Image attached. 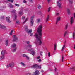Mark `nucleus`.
<instances>
[{
	"label": "nucleus",
	"instance_id": "nucleus-8",
	"mask_svg": "<svg viewBox=\"0 0 75 75\" xmlns=\"http://www.w3.org/2000/svg\"><path fill=\"white\" fill-rule=\"evenodd\" d=\"M6 19L8 23H10V22H11L10 20V18L9 17H6Z\"/></svg>",
	"mask_w": 75,
	"mask_h": 75
},
{
	"label": "nucleus",
	"instance_id": "nucleus-30",
	"mask_svg": "<svg viewBox=\"0 0 75 75\" xmlns=\"http://www.w3.org/2000/svg\"><path fill=\"white\" fill-rule=\"evenodd\" d=\"M75 33L74 32L73 34V39H75Z\"/></svg>",
	"mask_w": 75,
	"mask_h": 75
},
{
	"label": "nucleus",
	"instance_id": "nucleus-64",
	"mask_svg": "<svg viewBox=\"0 0 75 75\" xmlns=\"http://www.w3.org/2000/svg\"><path fill=\"white\" fill-rule=\"evenodd\" d=\"M70 69H73V68H70Z\"/></svg>",
	"mask_w": 75,
	"mask_h": 75
},
{
	"label": "nucleus",
	"instance_id": "nucleus-54",
	"mask_svg": "<svg viewBox=\"0 0 75 75\" xmlns=\"http://www.w3.org/2000/svg\"><path fill=\"white\" fill-rule=\"evenodd\" d=\"M40 58V56H38L37 57V59H39V58Z\"/></svg>",
	"mask_w": 75,
	"mask_h": 75
},
{
	"label": "nucleus",
	"instance_id": "nucleus-21",
	"mask_svg": "<svg viewBox=\"0 0 75 75\" xmlns=\"http://www.w3.org/2000/svg\"><path fill=\"white\" fill-rule=\"evenodd\" d=\"M13 16L14 17V19L15 20H16L17 19V16H16V15H14Z\"/></svg>",
	"mask_w": 75,
	"mask_h": 75
},
{
	"label": "nucleus",
	"instance_id": "nucleus-27",
	"mask_svg": "<svg viewBox=\"0 0 75 75\" xmlns=\"http://www.w3.org/2000/svg\"><path fill=\"white\" fill-rule=\"evenodd\" d=\"M37 68H38L39 69H41V65H38Z\"/></svg>",
	"mask_w": 75,
	"mask_h": 75
},
{
	"label": "nucleus",
	"instance_id": "nucleus-18",
	"mask_svg": "<svg viewBox=\"0 0 75 75\" xmlns=\"http://www.w3.org/2000/svg\"><path fill=\"white\" fill-rule=\"evenodd\" d=\"M16 44H13L12 46V48H16Z\"/></svg>",
	"mask_w": 75,
	"mask_h": 75
},
{
	"label": "nucleus",
	"instance_id": "nucleus-5",
	"mask_svg": "<svg viewBox=\"0 0 75 75\" xmlns=\"http://www.w3.org/2000/svg\"><path fill=\"white\" fill-rule=\"evenodd\" d=\"M39 73V71L38 70H36L35 71V72L32 75H38V74ZM28 74L29 75H31V73H28Z\"/></svg>",
	"mask_w": 75,
	"mask_h": 75
},
{
	"label": "nucleus",
	"instance_id": "nucleus-26",
	"mask_svg": "<svg viewBox=\"0 0 75 75\" xmlns=\"http://www.w3.org/2000/svg\"><path fill=\"white\" fill-rule=\"evenodd\" d=\"M40 55H41L42 57L43 56V55H42V54H43V52H42V51H40Z\"/></svg>",
	"mask_w": 75,
	"mask_h": 75
},
{
	"label": "nucleus",
	"instance_id": "nucleus-37",
	"mask_svg": "<svg viewBox=\"0 0 75 75\" xmlns=\"http://www.w3.org/2000/svg\"><path fill=\"white\" fill-rule=\"evenodd\" d=\"M26 57L27 58V59L28 60H29V59H30V58H29V57H28V56H26Z\"/></svg>",
	"mask_w": 75,
	"mask_h": 75
},
{
	"label": "nucleus",
	"instance_id": "nucleus-49",
	"mask_svg": "<svg viewBox=\"0 0 75 75\" xmlns=\"http://www.w3.org/2000/svg\"><path fill=\"white\" fill-rule=\"evenodd\" d=\"M12 5V3H9V5L10 6H11Z\"/></svg>",
	"mask_w": 75,
	"mask_h": 75
},
{
	"label": "nucleus",
	"instance_id": "nucleus-32",
	"mask_svg": "<svg viewBox=\"0 0 75 75\" xmlns=\"http://www.w3.org/2000/svg\"><path fill=\"white\" fill-rule=\"evenodd\" d=\"M21 65H23L24 67H25V64H24V63H23L22 62H21Z\"/></svg>",
	"mask_w": 75,
	"mask_h": 75
},
{
	"label": "nucleus",
	"instance_id": "nucleus-29",
	"mask_svg": "<svg viewBox=\"0 0 75 75\" xmlns=\"http://www.w3.org/2000/svg\"><path fill=\"white\" fill-rule=\"evenodd\" d=\"M19 14L20 15H23V12L22 11H20L19 12Z\"/></svg>",
	"mask_w": 75,
	"mask_h": 75
},
{
	"label": "nucleus",
	"instance_id": "nucleus-51",
	"mask_svg": "<svg viewBox=\"0 0 75 75\" xmlns=\"http://www.w3.org/2000/svg\"><path fill=\"white\" fill-rule=\"evenodd\" d=\"M41 61V59H40L38 60V62H40Z\"/></svg>",
	"mask_w": 75,
	"mask_h": 75
},
{
	"label": "nucleus",
	"instance_id": "nucleus-12",
	"mask_svg": "<svg viewBox=\"0 0 75 75\" xmlns=\"http://www.w3.org/2000/svg\"><path fill=\"white\" fill-rule=\"evenodd\" d=\"M73 23H74V20H73V17H71L70 20L71 24H72Z\"/></svg>",
	"mask_w": 75,
	"mask_h": 75
},
{
	"label": "nucleus",
	"instance_id": "nucleus-9",
	"mask_svg": "<svg viewBox=\"0 0 75 75\" xmlns=\"http://www.w3.org/2000/svg\"><path fill=\"white\" fill-rule=\"evenodd\" d=\"M0 28H3V29H5V30L6 29V26L1 25H0Z\"/></svg>",
	"mask_w": 75,
	"mask_h": 75
},
{
	"label": "nucleus",
	"instance_id": "nucleus-46",
	"mask_svg": "<svg viewBox=\"0 0 75 75\" xmlns=\"http://www.w3.org/2000/svg\"><path fill=\"white\" fill-rule=\"evenodd\" d=\"M16 24H19V23H20V22H19V21H17L16 22Z\"/></svg>",
	"mask_w": 75,
	"mask_h": 75
},
{
	"label": "nucleus",
	"instance_id": "nucleus-59",
	"mask_svg": "<svg viewBox=\"0 0 75 75\" xmlns=\"http://www.w3.org/2000/svg\"><path fill=\"white\" fill-rule=\"evenodd\" d=\"M56 70H57V68H55V69H54L55 71H56Z\"/></svg>",
	"mask_w": 75,
	"mask_h": 75
},
{
	"label": "nucleus",
	"instance_id": "nucleus-38",
	"mask_svg": "<svg viewBox=\"0 0 75 75\" xmlns=\"http://www.w3.org/2000/svg\"><path fill=\"white\" fill-rule=\"evenodd\" d=\"M15 5L16 6H17V7H19V6H20V4H16Z\"/></svg>",
	"mask_w": 75,
	"mask_h": 75
},
{
	"label": "nucleus",
	"instance_id": "nucleus-55",
	"mask_svg": "<svg viewBox=\"0 0 75 75\" xmlns=\"http://www.w3.org/2000/svg\"><path fill=\"white\" fill-rule=\"evenodd\" d=\"M58 15H59V13H57L56 14V16H58Z\"/></svg>",
	"mask_w": 75,
	"mask_h": 75
},
{
	"label": "nucleus",
	"instance_id": "nucleus-6",
	"mask_svg": "<svg viewBox=\"0 0 75 75\" xmlns=\"http://www.w3.org/2000/svg\"><path fill=\"white\" fill-rule=\"evenodd\" d=\"M13 38H14L13 40V41H17V40H18V38L16 37V35H13Z\"/></svg>",
	"mask_w": 75,
	"mask_h": 75
},
{
	"label": "nucleus",
	"instance_id": "nucleus-28",
	"mask_svg": "<svg viewBox=\"0 0 75 75\" xmlns=\"http://www.w3.org/2000/svg\"><path fill=\"white\" fill-rule=\"evenodd\" d=\"M27 20H28V18H27L24 21V22L23 23V24H24V23H25V22H26V21H27Z\"/></svg>",
	"mask_w": 75,
	"mask_h": 75
},
{
	"label": "nucleus",
	"instance_id": "nucleus-22",
	"mask_svg": "<svg viewBox=\"0 0 75 75\" xmlns=\"http://www.w3.org/2000/svg\"><path fill=\"white\" fill-rule=\"evenodd\" d=\"M65 47V44H64L63 47H62V49L61 50L62 51H63V50H64V49Z\"/></svg>",
	"mask_w": 75,
	"mask_h": 75
},
{
	"label": "nucleus",
	"instance_id": "nucleus-60",
	"mask_svg": "<svg viewBox=\"0 0 75 75\" xmlns=\"http://www.w3.org/2000/svg\"><path fill=\"white\" fill-rule=\"evenodd\" d=\"M13 32V30H12L11 31V33H12Z\"/></svg>",
	"mask_w": 75,
	"mask_h": 75
},
{
	"label": "nucleus",
	"instance_id": "nucleus-24",
	"mask_svg": "<svg viewBox=\"0 0 75 75\" xmlns=\"http://www.w3.org/2000/svg\"><path fill=\"white\" fill-rule=\"evenodd\" d=\"M41 6L40 5H38V9H40L41 8Z\"/></svg>",
	"mask_w": 75,
	"mask_h": 75
},
{
	"label": "nucleus",
	"instance_id": "nucleus-11",
	"mask_svg": "<svg viewBox=\"0 0 75 75\" xmlns=\"http://www.w3.org/2000/svg\"><path fill=\"white\" fill-rule=\"evenodd\" d=\"M57 6L59 8H61V4L59 3V2L58 1H57Z\"/></svg>",
	"mask_w": 75,
	"mask_h": 75
},
{
	"label": "nucleus",
	"instance_id": "nucleus-52",
	"mask_svg": "<svg viewBox=\"0 0 75 75\" xmlns=\"http://www.w3.org/2000/svg\"><path fill=\"white\" fill-rule=\"evenodd\" d=\"M30 2L31 3H33V0H29Z\"/></svg>",
	"mask_w": 75,
	"mask_h": 75
},
{
	"label": "nucleus",
	"instance_id": "nucleus-2",
	"mask_svg": "<svg viewBox=\"0 0 75 75\" xmlns=\"http://www.w3.org/2000/svg\"><path fill=\"white\" fill-rule=\"evenodd\" d=\"M25 30L26 31L27 33H28V34H30V33H31V32H32V29H28V26H25Z\"/></svg>",
	"mask_w": 75,
	"mask_h": 75
},
{
	"label": "nucleus",
	"instance_id": "nucleus-62",
	"mask_svg": "<svg viewBox=\"0 0 75 75\" xmlns=\"http://www.w3.org/2000/svg\"><path fill=\"white\" fill-rule=\"evenodd\" d=\"M74 49H75V45H74Z\"/></svg>",
	"mask_w": 75,
	"mask_h": 75
},
{
	"label": "nucleus",
	"instance_id": "nucleus-15",
	"mask_svg": "<svg viewBox=\"0 0 75 75\" xmlns=\"http://www.w3.org/2000/svg\"><path fill=\"white\" fill-rule=\"evenodd\" d=\"M5 52H6V50H3L1 52L2 55L4 56L5 54Z\"/></svg>",
	"mask_w": 75,
	"mask_h": 75
},
{
	"label": "nucleus",
	"instance_id": "nucleus-41",
	"mask_svg": "<svg viewBox=\"0 0 75 75\" xmlns=\"http://www.w3.org/2000/svg\"><path fill=\"white\" fill-rule=\"evenodd\" d=\"M63 59H64V56L62 55V62H63Z\"/></svg>",
	"mask_w": 75,
	"mask_h": 75
},
{
	"label": "nucleus",
	"instance_id": "nucleus-34",
	"mask_svg": "<svg viewBox=\"0 0 75 75\" xmlns=\"http://www.w3.org/2000/svg\"><path fill=\"white\" fill-rule=\"evenodd\" d=\"M68 24H67L65 27V29L67 30V29L68 28Z\"/></svg>",
	"mask_w": 75,
	"mask_h": 75
},
{
	"label": "nucleus",
	"instance_id": "nucleus-23",
	"mask_svg": "<svg viewBox=\"0 0 75 75\" xmlns=\"http://www.w3.org/2000/svg\"><path fill=\"white\" fill-rule=\"evenodd\" d=\"M7 1L11 3H13L14 2V0H7Z\"/></svg>",
	"mask_w": 75,
	"mask_h": 75
},
{
	"label": "nucleus",
	"instance_id": "nucleus-53",
	"mask_svg": "<svg viewBox=\"0 0 75 75\" xmlns=\"http://www.w3.org/2000/svg\"><path fill=\"white\" fill-rule=\"evenodd\" d=\"M26 56H27V55H26L25 54H23V57H26Z\"/></svg>",
	"mask_w": 75,
	"mask_h": 75
},
{
	"label": "nucleus",
	"instance_id": "nucleus-4",
	"mask_svg": "<svg viewBox=\"0 0 75 75\" xmlns=\"http://www.w3.org/2000/svg\"><path fill=\"white\" fill-rule=\"evenodd\" d=\"M28 51L31 52V54H32V55H33V56H34V55H35V52L33 50V48L28 49Z\"/></svg>",
	"mask_w": 75,
	"mask_h": 75
},
{
	"label": "nucleus",
	"instance_id": "nucleus-47",
	"mask_svg": "<svg viewBox=\"0 0 75 75\" xmlns=\"http://www.w3.org/2000/svg\"><path fill=\"white\" fill-rule=\"evenodd\" d=\"M23 2L24 3H27V1L25 0H24Z\"/></svg>",
	"mask_w": 75,
	"mask_h": 75
},
{
	"label": "nucleus",
	"instance_id": "nucleus-10",
	"mask_svg": "<svg viewBox=\"0 0 75 75\" xmlns=\"http://www.w3.org/2000/svg\"><path fill=\"white\" fill-rule=\"evenodd\" d=\"M60 20H61V17H60L57 18L56 24H57V23H58V21H59Z\"/></svg>",
	"mask_w": 75,
	"mask_h": 75
},
{
	"label": "nucleus",
	"instance_id": "nucleus-20",
	"mask_svg": "<svg viewBox=\"0 0 75 75\" xmlns=\"http://www.w3.org/2000/svg\"><path fill=\"white\" fill-rule=\"evenodd\" d=\"M8 40H7L6 41V46L8 45Z\"/></svg>",
	"mask_w": 75,
	"mask_h": 75
},
{
	"label": "nucleus",
	"instance_id": "nucleus-36",
	"mask_svg": "<svg viewBox=\"0 0 75 75\" xmlns=\"http://www.w3.org/2000/svg\"><path fill=\"white\" fill-rule=\"evenodd\" d=\"M17 50V47H15V49H13V51L14 52H15V51H16V50Z\"/></svg>",
	"mask_w": 75,
	"mask_h": 75
},
{
	"label": "nucleus",
	"instance_id": "nucleus-31",
	"mask_svg": "<svg viewBox=\"0 0 75 75\" xmlns=\"http://www.w3.org/2000/svg\"><path fill=\"white\" fill-rule=\"evenodd\" d=\"M67 11L68 13V14H70V10L69 9H68Z\"/></svg>",
	"mask_w": 75,
	"mask_h": 75
},
{
	"label": "nucleus",
	"instance_id": "nucleus-45",
	"mask_svg": "<svg viewBox=\"0 0 75 75\" xmlns=\"http://www.w3.org/2000/svg\"><path fill=\"white\" fill-rule=\"evenodd\" d=\"M9 7H10V8H13V5H11V6H9Z\"/></svg>",
	"mask_w": 75,
	"mask_h": 75
},
{
	"label": "nucleus",
	"instance_id": "nucleus-56",
	"mask_svg": "<svg viewBox=\"0 0 75 75\" xmlns=\"http://www.w3.org/2000/svg\"><path fill=\"white\" fill-rule=\"evenodd\" d=\"M48 3H49L50 1V0H47Z\"/></svg>",
	"mask_w": 75,
	"mask_h": 75
},
{
	"label": "nucleus",
	"instance_id": "nucleus-44",
	"mask_svg": "<svg viewBox=\"0 0 75 75\" xmlns=\"http://www.w3.org/2000/svg\"><path fill=\"white\" fill-rule=\"evenodd\" d=\"M67 32H65V33L64 34V37H65V35H66V34H67Z\"/></svg>",
	"mask_w": 75,
	"mask_h": 75
},
{
	"label": "nucleus",
	"instance_id": "nucleus-61",
	"mask_svg": "<svg viewBox=\"0 0 75 75\" xmlns=\"http://www.w3.org/2000/svg\"><path fill=\"white\" fill-rule=\"evenodd\" d=\"M10 35H12V33L11 32L10 33Z\"/></svg>",
	"mask_w": 75,
	"mask_h": 75
},
{
	"label": "nucleus",
	"instance_id": "nucleus-13",
	"mask_svg": "<svg viewBox=\"0 0 75 75\" xmlns=\"http://www.w3.org/2000/svg\"><path fill=\"white\" fill-rule=\"evenodd\" d=\"M14 63H10L9 64V67H10L12 68V67H14Z\"/></svg>",
	"mask_w": 75,
	"mask_h": 75
},
{
	"label": "nucleus",
	"instance_id": "nucleus-33",
	"mask_svg": "<svg viewBox=\"0 0 75 75\" xmlns=\"http://www.w3.org/2000/svg\"><path fill=\"white\" fill-rule=\"evenodd\" d=\"M15 11H16V10L12 11H11V13H15Z\"/></svg>",
	"mask_w": 75,
	"mask_h": 75
},
{
	"label": "nucleus",
	"instance_id": "nucleus-42",
	"mask_svg": "<svg viewBox=\"0 0 75 75\" xmlns=\"http://www.w3.org/2000/svg\"><path fill=\"white\" fill-rule=\"evenodd\" d=\"M50 10H51V7H49L48 8V12H49V11H50Z\"/></svg>",
	"mask_w": 75,
	"mask_h": 75
},
{
	"label": "nucleus",
	"instance_id": "nucleus-19",
	"mask_svg": "<svg viewBox=\"0 0 75 75\" xmlns=\"http://www.w3.org/2000/svg\"><path fill=\"white\" fill-rule=\"evenodd\" d=\"M68 1H69V3H70L71 4L73 3V0H68Z\"/></svg>",
	"mask_w": 75,
	"mask_h": 75
},
{
	"label": "nucleus",
	"instance_id": "nucleus-25",
	"mask_svg": "<svg viewBox=\"0 0 75 75\" xmlns=\"http://www.w3.org/2000/svg\"><path fill=\"white\" fill-rule=\"evenodd\" d=\"M3 58H4V56H1L0 57V61H1V60H2V59H3Z\"/></svg>",
	"mask_w": 75,
	"mask_h": 75
},
{
	"label": "nucleus",
	"instance_id": "nucleus-50",
	"mask_svg": "<svg viewBox=\"0 0 75 75\" xmlns=\"http://www.w3.org/2000/svg\"><path fill=\"white\" fill-rule=\"evenodd\" d=\"M33 35V34L32 33H30V36H32V35Z\"/></svg>",
	"mask_w": 75,
	"mask_h": 75
},
{
	"label": "nucleus",
	"instance_id": "nucleus-43",
	"mask_svg": "<svg viewBox=\"0 0 75 75\" xmlns=\"http://www.w3.org/2000/svg\"><path fill=\"white\" fill-rule=\"evenodd\" d=\"M1 19H4V16H1Z\"/></svg>",
	"mask_w": 75,
	"mask_h": 75
},
{
	"label": "nucleus",
	"instance_id": "nucleus-17",
	"mask_svg": "<svg viewBox=\"0 0 75 75\" xmlns=\"http://www.w3.org/2000/svg\"><path fill=\"white\" fill-rule=\"evenodd\" d=\"M57 44H54V51H55L56 50V49H57Z\"/></svg>",
	"mask_w": 75,
	"mask_h": 75
},
{
	"label": "nucleus",
	"instance_id": "nucleus-39",
	"mask_svg": "<svg viewBox=\"0 0 75 75\" xmlns=\"http://www.w3.org/2000/svg\"><path fill=\"white\" fill-rule=\"evenodd\" d=\"M37 21L38 23H39V22H40V21H41V20L40 19H37Z\"/></svg>",
	"mask_w": 75,
	"mask_h": 75
},
{
	"label": "nucleus",
	"instance_id": "nucleus-3",
	"mask_svg": "<svg viewBox=\"0 0 75 75\" xmlns=\"http://www.w3.org/2000/svg\"><path fill=\"white\" fill-rule=\"evenodd\" d=\"M34 18V16H32L30 18V24L31 26H33V24H34V21L33 20V18Z\"/></svg>",
	"mask_w": 75,
	"mask_h": 75
},
{
	"label": "nucleus",
	"instance_id": "nucleus-57",
	"mask_svg": "<svg viewBox=\"0 0 75 75\" xmlns=\"http://www.w3.org/2000/svg\"><path fill=\"white\" fill-rule=\"evenodd\" d=\"M41 72H44V70H41Z\"/></svg>",
	"mask_w": 75,
	"mask_h": 75
},
{
	"label": "nucleus",
	"instance_id": "nucleus-58",
	"mask_svg": "<svg viewBox=\"0 0 75 75\" xmlns=\"http://www.w3.org/2000/svg\"><path fill=\"white\" fill-rule=\"evenodd\" d=\"M10 67V65H7V68H8V67Z\"/></svg>",
	"mask_w": 75,
	"mask_h": 75
},
{
	"label": "nucleus",
	"instance_id": "nucleus-16",
	"mask_svg": "<svg viewBox=\"0 0 75 75\" xmlns=\"http://www.w3.org/2000/svg\"><path fill=\"white\" fill-rule=\"evenodd\" d=\"M49 18H50V16L49 15H48L46 19V22H47V21L49 20Z\"/></svg>",
	"mask_w": 75,
	"mask_h": 75
},
{
	"label": "nucleus",
	"instance_id": "nucleus-14",
	"mask_svg": "<svg viewBox=\"0 0 75 75\" xmlns=\"http://www.w3.org/2000/svg\"><path fill=\"white\" fill-rule=\"evenodd\" d=\"M38 67V64H35L34 65H33L32 66V68H37V67Z\"/></svg>",
	"mask_w": 75,
	"mask_h": 75
},
{
	"label": "nucleus",
	"instance_id": "nucleus-63",
	"mask_svg": "<svg viewBox=\"0 0 75 75\" xmlns=\"http://www.w3.org/2000/svg\"><path fill=\"white\" fill-rule=\"evenodd\" d=\"M74 17H75V13H74Z\"/></svg>",
	"mask_w": 75,
	"mask_h": 75
},
{
	"label": "nucleus",
	"instance_id": "nucleus-48",
	"mask_svg": "<svg viewBox=\"0 0 75 75\" xmlns=\"http://www.w3.org/2000/svg\"><path fill=\"white\" fill-rule=\"evenodd\" d=\"M48 57H50V52H49V53H48Z\"/></svg>",
	"mask_w": 75,
	"mask_h": 75
},
{
	"label": "nucleus",
	"instance_id": "nucleus-40",
	"mask_svg": "<svg viewBox=\"0 0 75 75\" xmlns=\"http://www.w3.org/2000/svg\"><path fill=\"white\" fill-rule=\"evenodd\" d=\"M30 41H26V43L27 44H30Z\"/></svg>",
	"mask_w": 75,
	"mask_h": 75
},
{
	"label": "nucleus",
	"instance_id": "nucleus-35",
	"mask_svg": "<svg viewBox=\"0 0 75 75\" xmlns=\"http://www.w3.org/2000/svg\"><path fill=\"white\" fill-rule=\"evenodd\" d=\"M25 18V16H24L22 17V20H24Z\"/></svg>",
	"mask_w": 75,
	"mask_h": 75
},
{
	"label": "nucleus",
	"instance_id": "nucleus-1",
	"mask_svg": "<svg viewBox=\"0 0 75 75\" xmlns=\"http://www.w3.org/2000/svg\"><path fill=\"white\" fill-rule=\"evenodd\" d=\"M42 25H40L38 28V32L35 34L34 35L36 38V40L37 42V43L39 45H40L42 44V42L41 40L42 38Z\"/></svg>",
	"mask_w": 75,
	"mask_h": 75
},
{
	"label": "nucleus",
	"instance_id": "nucleus-7",
	"mask_svg": "<svg viewBox=\"0 0 75 75\" xmlns=\"http://www.w3.org/2000/svg\"><path fill=\"white\" fill-rule=\"evenodd\" d=\"M32 47V45L30 44H28L27 46L26 47V50H28L29 48H30Z\"/></svg>",
	"mask_w": 75,
	"mask_h": 75
}]
</instances>
